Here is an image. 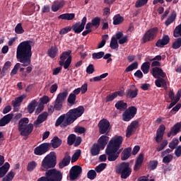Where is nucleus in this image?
<instances>
[{
    "label": "nucleus",
    "mask_w": 181,
    "mask_h": 181,
    "mask_svg": "<svg viewBox=\"0 0 181 181\" xmlns=\"http://www.w3.org/2000/svg\"><path fill=\"white\" fill-rule=\"evenodd\" d=\"M176 19V12L173 11L169 18L165 21V25L166 26H169L170 23H173V21Z\"/></svg>",
    "instance_id": "41"
},
{
    "label": "nucleus",
    "mask_w": 181,
    "mask_h": 181,
    "mask_svg": "<svg viewBox=\"0 0 181 181\" xmlns=\"http://www.w3.org/2000/svg\"><path fill=\"white\" fill-rule=\"evenodd\" d=\"M84 114V107L79 106L76 108L70 110L66 115H61L56 121L55 126L65 128L67 125L73 124L77 118H80Z\"/></svg>",
    "instance_id": "2"
},
{
    "label": "nucleus",
    "mask_w": 181,
    "mask_h": 181,
    "mask_svg": "<svg viewBox=\"0 0 181 181\" xmlns=\"http://www.w3.org/2000/svg\"><path fill=\"white\" fill-rule=\"evenodd\" d=\"M124 22V18H122L119 15H117L113 18V25H119V23H122Z\"/></svg>",
    "instance_id": "45"
},
{
    "label": "nucleus",
    "mask_w": 181,
    "mask_h": 181,
    "mask_svg": "<svg viewBox=\"0 0 181 181\" xmlns=\"http://www.w3.org/2000/svg\"><path fill=\"white\" fill-rule=\"evenodd\" d=\"M16 57L24 67L32 63V41H23L18 45Z\"/></svg>",
    "instance_id": "1"
},
{
    "label": "nucleus",
    "mask_w": 181,
    "mask_h": 181,
    "mask_svg": "<svg viewBox=\"0 0 181 181\" xmlns=\"http://www.w3.org/2000/svg\"><path fill=\"white\" fill-rule=\"evenodd\" d=\"M110 47L111 49H118V41L117 40V38H112L110 41Z\"/></svg>",
    "instance_id": "56"
},
{
    "label": "nucleus",
    "mask_w": 181,
    "mask_h": 181,
    "mask_svg": "<svg viewBox=\"0 0 181 181\" xmlns=\"http://www.w3.org/2000/svg\"><path fill=\"white\" fill-rule=\"evenodd\" d=\"M170 42V38L169 37V35H164L161 39H159L156 43V46L157 47H165L166 45H168Z\"/></svg>",
    "instance_id": "15"
},
{
    "label": "nucleus",
    "mask_w": 181,
    "mask_h": 181,
    "mask_svg": "<svg viewBox=\"0 0 181 181\" xmlns=\"http://www.w3.org/2000/svg\"><path fill=\"white\" fill-rule=\"evenodd\" d=\"M98 127L99 128L100 134H108L111 129L110 122L107 119H101L99 122Z\"/></svg>",
    "instance_id": "9"
},
{
    "label": "nucleus",
    "mask_w": 181,
    "mask_h": 181,
    "mask_svg": "<svg viewBox=\"0 0 181 181\" xmlns=\"http://www.w3.org/2000/svg\"><path fill=\"white\" fill-rule=\"evenodd\" d=\"M108 40V35H105L103 36L102 41L98 45V48L101 49V47H104L105 46V42Z\"/></svg>",
    "instance_id": "59"
},
{
    "label": "nucleus",
    "mask_w": 181,
    "mask_h": 181,
    "mask_svg": "<svg viewBox=\"0 0 181 181\" xmlns=\"http://www.w3.org/2000/svg\"><path fill=\"white\" fill-rule=\"evenodd\" d=\"M148 4V0H137L135 4L136 8H141Z\"/></svg>",
    "instance_id": "55"
},
{
    "label": "nucleus",
    "mask_w": 181,
    "mask_h": 181,
    "mask_svg": "<svg viewBox=\"0 0 181 181\" xmlns=\"http://www.w3.org/2000/svg\"><path fill=\"white\" fill-rule=\"evenodd\" d=\"M165 129H166V127H165V125L161 124L157 130L156 136V141L158 144H159V142H162V139H163Z\"/></svg>",
    "instance_id": "16"
},
{
    "label": "nucleus",
    "mask_w": 181,
    "mask_h": 181,
    "mask_svg": "<svg viewBox=\"0 0 181 181\" xmlns=\"http://www.w3.org/2000/svg\"><path fill=\"white\" fill-rule=\"evenodd\" d=\"M100 148L98 144H94L91 149H90V153L93 156H97V155H99L100 153Z\"/></svg>",
    "instance_id": "39"
},
{
    "label": "nucleus",
    "mask_w": 181,
    "mask_h": 181,
    "mask_svg": "<svg viewBox=\"0 0 181 181\" xmlns=\"http://www.w3.org/2000/svg\"><path fill=\"white\" fill-rule=\"evenodd\" d=\"M15 32L17 33V35H22V33H25V30H23V28H22V23H18L16 25Z\"/></svg>",
    "instance_id": "50"
},
{
    "label": "nucleus",
    "mask_w": 181,
    "mask_h": 181,
    "mask_svg": "<svg viewBox=\"0 0 181 181\" xmlns=\"http://www.w3.org/2000/svg\"><path fill=\"white\" fill-rule=\"evenodd\" d=\"M116 172L120 173L122 179H127L132 173V169L129 168V163H122L117 166Z\"/></svg>",
    "instance_id": "5"
},
{
    "label": "nucleus",
    "mask_w": 181,
    "mask_h": 181,
    "mask_svg": "<svg viewBox=\"0 0 181 181\" xmlns=\"http://www.w3.org/2000/svg\"><path fill=\"white\" fill-rule=\"evenodd\" d=\"M143 162H144V153H140L137 157L135 165L134 166V170L135 172H138V170L141 169V166H142Z\"/></svg>",
    "instance_id": "20"
},
{
    "label": "nucleus",
    "mask_w": 181,
    "mask_h": 181,
    "mask_svg": "<svg viewBox=\"0 0 181 181\" xmlns=\"http://www.w3.org/2000/svg\"><path fill=\"white\" fill-rule=\"evenodd\" d=\"M71 159V158L70 157V154L69 153H66L65 157L59 164L60 169H63V168H65V166H68V165L70 163Z\"/></svg>",
    "instance_id": "23"
},
{
    "label": "nucleus",
    "mask_w": 181,
    "mask_h": 181,
    "mask_svg": "<svg viewBox=\"0 0 181 181\" xmlns=\"http://www.w3.org/2000/svg\"><path fill=\"white\" fill-rule=\"evenodd\" d=\"M11 66H12V63L10 61H7L1 70V74L4 77L6 73H8V70L11 68Z\"/></svg>",
    "instance_id": "35"
},
{
    "label": "nucleus",
    "mask_w": 181,
    "mask_h": 181,
    "mask_svg": "<svg viewBox=\"0 0 181 181\" xmlns=\"http://www.w3.org/2000/svg\"><path fill=\"white\" fill-rule=\"evenodd\" d=\"M47 112H43L40 114L36 121L34 122V126L37 128L40 127V124L45 122L46 119H47Z\"/></svg>",
    "instance_id": "18"
},
{
    "label": "nucleus",
    "mask_w": 181,
    "mask_h": 181,
    "mask_svg": "<svg viewBox=\"0 0 181 181\" xmlns=\"http://www.w3.org/2000/svg\"><path fill=\"white\" fill-rule=\"evenodd\" d=\"M136 69H138V62H135L130 64L126 69L125 71L127 73H129V71H132V70H136Z\"/></svg>",
    "instance_id": "48"
},
{
    "label": "nucleus",
    "mask_w": 181,
    "mask_h": 181,
    "mask_svg": "<svg viewBox=\"0 0 181 181\" xmlns=\"http://www.w3.org/2000/svg\"><path fill=\"white\" fill-rule=\"evenodd\" d=\"M156 87H163L166 88V81L162 78H158L155 81Z\"/></svg>",
    "instance_id": "37"
},
{
    "label": "nucleus",
    "mask_w": 181,
    "mask_h": 181,
    "mask_svg": "<svg viewBox=\"0 0 181 181\" xmlns=\"http://www.w3.org/2000/svg\"><path fill=\"white\" fill-rule=\"evenodd\" d=\"M116 39L119 40V45H124V43H127L128 40V36H124L122 37V33L119 32L116 34Z\"/></svg>",
    "instance_id": "32"
},
{
    "label": "nucleus",
    "mask_w": 181,
    "mask_h": 181,
    "mask_svg": "<svg viewBox=\"0 0 181 181\" xmlns=\"http://www.w3.org/2000/svg\"><path fill=\"white\" fill-rule=\"evenodd\" d=\"M173 159V156H172V154H168L167 156H164L163 162V163H170Z\"/></svg>",
    "instance_id": "60"
},
{
    "label": "nucleus",
    "mask_w": 181,
    "mask_h": 181,
    "mask_svg": "<svg viewBox=\"0 0 181 181\" xmlns=\"http://www.w3.org/2000/svg\"><path fill=\"white\" fill-rule=\"evenodd\" d=\"M100 22H101V19L100 18V17H95L91 21V23L93 28H95V29H97L98 26H100Z\"/></svg>",
    "instance_id": "46"
},
{
    "label": "nucleus",
    "mask_w": 181,
    "mask_h": 181,
    "mask_svg": "<svg viewBox=\"0 0 181 181\" xmlns=\"http://www.w3.org/2000/svg\"><path fill=\"white\" fill-rule=\"evenodd\" d=\"M29 124V119L28 117H23L20 119L18 122V130L25 128V127H28Z\"/></svg>",
    "instance_id": "31"
},
{
    "label": "nucleus",
    "mask_w": 181,
    "mask_h": 181,
    "mask_svg": "<svg viewBox=\"0 0 181 181\" xmlns=\"http://www.w3.org/2000/svg\"><path fill=\"white\" fill-rule=\"evenodd\" d=\"M87 22V17H83L81 23H76L72 26V29L75 33H81L84 30V26Z\"/></svg>",
    "instance_id": "13"
},
{
    "label": "nucleus",
    "mask_w": 181,
    "mask_h": 181,
    "mask_svg": "<svg viewBox=\"0 0 181 181\" xmlns=\"http://www.w3.org/2000/svg\"><path fill=\"white\" fill-rule=\"evenodd\" d=\"M131 152H132V148H125L122 153V160H127L131 156Z\"/></svg>",
    "instance_id": "30"
},
{
    "label": "nucleus",
    "mask_w": 181,
    "mask_h": 181,
    "mask_svg": "<svg viewBox=\"0 0 181 181\" xmlns=\"http://www.w3.org/2000/svg\"><path fill=\"white\" fill-rule=\"evenodd\" d=\"M141 69L144 74H148L149 73V69H151V63L144 62L141 65Z\"/></svg>",
    "instance_id": "40"
},
{
    "label": "nucleus",
    "mask_w": 181,
    "mask_h": 181,
    "mask_svg": "<svg viewBox=\"0 0 181 181\" xmlns=\"http://www.w3.org/2000/svg\"><path fill=\"white\" fill-rule=\"evenodd\" d=\"M115 107V108H117V110H119V111H124V110H127L128 105L124 101L119 100L116 103Z\"/></svg>",
    "instance_id": "29"
},
{
    "label": "nucleus",
    "mask_w": 181,
    "mask_h": 181,
    "mask_svg": "<svg viewBox=\"0 0 181 181\" xmlns=\"http://www.w3.org/2000/svg\"><path fill=\"white\" fill-rule=\"evenodd\" d=\"M21 66H22V64H21V63H17L13 69H12L11 72V76H15V74H16V73H18V70H19V69H21Z\"/></svg>",
    "instance_id": "61"
},
{
    "label": "nucleus",
    "mask_w": 181,
    "mask_h": 181,
    "mask_svg": "<svg viewBox=\"0 0 181 181\" xmlns=\"http://www.w3.org/2000/svg\"><path fill=\"white\" fill-rule=\"evenodd\" d=\"M67 95H69V92L67 90H65L64 92H61L57 97L56 100H58V101H61L63 103L66 98Z\"/></svg>",
    "instance_id": "38"
},
{
    "label": "nucleus",
    "mask_w": 181,
    "mask_h": 181,
    "mask_svg": "<svg viewBox=\"0 0 181 181\" xmlns=\"http://www.w3.org/2000/svg\"><path fill=\"white\" fill-rule=\"evenodd\" d=\"M105 168H107V163H100L95 168V172H97V173H101Z\"/></svg>",
    "instance_id": "54"
},
{
    "label": "nucleus",
    "mask_w": 181,
    "mask_h": 181,
    "mask_svg": "<svg viewBox=\"0 0 181 181\" xmlns=\"http://www.w3.org/2000/svg\"><path fill=\"white\" fill-rule=\"evenodd\" d=\"M136 128H138V122L136 121L132 122L127 129V133H126L127 138H129V136H131V135H132V134L135 132V131H136Z\"/></svg>",
    "instance_id": "17"
},
{
    "label": "nucleus",
    "mask_w": 181,
    "mask_h": 181,
    "mask_svg": "<svg viewBox=\"0 0 181 181\" xmlns=\"http://www.w3.org/2000/svg\"><path fill=\"white\" fill-rule=\"evenodd\" d=\"M12 118H13V114H8L5 115L1 119H0V127H5V125L9 124Z\"/></svg>",
    "instance_id": "25"
},
{
    "label": "nucleus",
    "mask_w": 181,
    "mask_h": 181,
    "mask_svg": "<svg viewBox=\"0 0 181 181\" xmlns=\"http://www.w3.org/2000/svg\"><path fill=\"white\" fill-rule=\"evenodd\" d=\"M168 97L171 100V101H173V102L177 101V103H179V100H180V98H181V90L180 89L177 91L175 96V93L173 92V90H170L168 92ZM177 98H178V100H177Z\"/></svg>",
    "instance_id": "21"
},
{
    "label": "nucleus",
    "mask_w": 181,
    "mask_h": 181,
    "mask_svg": "<svg viewBox=\"0 0 181 181\" xmlns=\"http://www.w3.org/2000/svg\"><path fill=\"white\" fill-rule=\"evenodd\" d=\"M83 169L80 165L73 166L69 171V179L70 180H76L81 175Z\"/></svg>",
    "instance_id": "11"
},
{
    "label": "nucleus",
    "mask_w": 181,
    "mask_h": 181,
    "mask_svg": "<svg viewBox=\"0 0 181 181\" xmlns=\"http://www.w3.org/2000/svg\"><path fill=\"white\" fill-rule=\"evenodd\" d=\"M18 131L22 136H28L33 132V124L30 123L28 126L20 129Z\"/></svg>",
    "instance_id": "14"
},
{
    "label": "nucleus",
    "mask_w": 181,
    "mask_h": 181,
    "mask_svg": "<svg viewBox=\"0 0 181 181\" xmlns=\"http://www.w3.org/2000/svg\"><path fill=\"white\" fill-rule=\"evenodd\" d=\"M76 17L74 13H64L58 16V19H62L63 21H73Z\"/></svg>",
    "instance_id": "27"
},
{
    "label": "nucleus",
    "mask_w": 181,
    "mask_h": 181,
    "mask_svg": "<svg viewBox=\"0 0 181 181\" xmlns=\"http://www.w3.org/2000/svg\"><path fill=\"white\" fill-rule=\"evenodd\" d=\"M59 54V48L57 46H52L48 50V56L51 59H54Z\"/></svg>",
    "instance_id": "26"
},
{
    "label": "nucleus",
    "mask_w": 181,
    "mask_h": 181,
    "mask_svg": "<svg viewBox=\"0 0 181 181\" xmlns=\"http://www.w3.org/2000/svg\"><path fill=\"white\" fill-rule=\"evenodd\" d=\"M60 145H62V140H60V139L58 137H54L52 141V148L56 149V148H59Z\"/></svg>",
    "instance_id": "43"
},
{
    "label": "nucleus",
    "mask_w": 181,
    "mask_h": 181,
    "mask_svg": "<svg viewBox=\"0 0 181 181\" xmlns=\"http://www.w3.org/2000/svg\"><path fill=\"white\" fill-rule=\"evenodd\" d=\"M153 76L155 78H159V77H166V74L163 72V70L160 68L154 67L153 68Z\"/></svg>",
    "instance_id": "19"
},
{
    "label": "nucleus",
    "mask_w": 181,
    "mask_h": 181,
    "mask_svg": "<svg viewBox=\"0 0 181 181\" xmlns=\"http://www.w3.org/2000/svg\"><path fill=\"white\" fill-rule=\"evenodd\" d=\"M37 166V163H36V161H31L28 163L27 170L28 172H32L35 170V168Z\"/></svg>",
    "instance_id": "51"
},
{
    "label": "nucleus",
    "mask_w": 181,
    "mask_h": 181,
    "mask_svg": "<svg viewBox=\"0 0 181 181\" xmlns=\"http://www.w3.org/2000/svg\"><path fill=\"white\" fill-rule=\"evenodd\" d=\"M108 139H110V138L105 135H103L99 138L98 145L100 149H104V148H105L107 144L108 143Z\"/></svg>",
    "instance_id": "22"
},
{
    "label": "nucleus",
    "mask_w": 181,
    "mask_h": 181,
    "mask_svg": "<svg viewBox=\"0 0 181 181\" xmlns=\"http://www.w3.org/2000/svg\"><path fill=\"white\" fill-rule=\"evenodd\" d=\"M9 168H11V165L8 163H5V164L0 168V178L4 177V176L8 173Z\"/></svg>",
    "instance_id": "28"
},
{
    "label": "nucleus",
    "mask_w": 181,
    "mask_h": 181,
    "mask_svg": "<svg viewBox=\"0 0 181 181\" xmlns=\"http://www.w3.org/2000/svg\"><path fill=\"white\" fill-rule=\"evenodd\" d=\"M15 177V173L10 171L6 177H4L2 181H12Z\"/></svg>",
    "instance_id": "47"
},
{
    "label": "nucleus",
    "mask_w": 181,
    "mask_h": 181,
    "mask_svg": "<svg viewBox=\"0 0 181 181\" xmlns=\"http://www.w3.org/2000/svg\"><path fill=\"white\" fill-rule=\"evenodd\" d=\"M136 115V107L132 106L129 107L127 110H125V112L123 113V121H131L132 118L135 117Z\"/></svg>",
    "instance_id": "10"
},
{
    "label": "nucleus",
    "mask_w": 181,
    "mask_h": 181,
    "mask_svg": "<svg viewBox=\"0 0 181 181\" xmlns=\"http://www.w3.org/2000/svg\"><path fill=\"white\" fill-rule=\"evenodd\" d=\"M177 145H179V140L177 139H173L169 144V148H170V149H175Z\"/></svg>",
    "instance_id": "58"
},
{
    "label": "nucleus",
    "mask_w": 181,
    "mask_h": 181,
    "mask_svg": "<svg viewBox=\"0 0 181 181\" xmlns=\"http://www.w3.org/2000/svg\"><path fill=\"white\" fill-rule=\"evenodd\" d=\"M76 136L74 134H70L68 136V140H67L68 144L73 145V144H74V141H76Z\"/></svg>",
    "instance_id": "63"
},
{
    "label": "nucleus",
    "mask_w": 181,
    "mask_h": 181,
    "mask_svg": "<svg viewBox=\"0 0 181 181\" xmlns=\"http://www.w3.org/2000/svg\"><path fill=\"white\" fill-rule=\"evenodd\" d=\"M79 90H81V94H86V93H87V90H88V84L84 83L81 88H79Z\"/></svg>",
    "instance_id": "64"
},
{
    "label": "nucleus",
    "mask_w": 181,
    "mask_h": 181,
    "mask_svg": "<svg viewBox=\"0 0 181 181\" xmlns=\"http://www.w3.org/2000/svg\"><path fill=\"white\" fill-rule=\"evenodd\" d=\"M92 57L93 60L103 59V57H104V52H95L92 54Z\"/></svg>",
    "instance_id": "53"
},
{
    "label": "nucleus",
    "mask_w": 181,
    "mask_h": 181,
    "mask_svg": "<svg viewBox=\"0 0 181 181\" xmlns=\"http://www.w3.org/2000/svg\"><path fill=\"white\" fill-rule=\"evenodd\" d=\"M122 141L124 139L121 136H115L110 141L105 150L109 162H115L119 157L122 151L119 150L121 145H122Z\"/></svg>",
    "instance_id": "3"
},
{
    "label": "nucleus",
    "mask_w": 181,
    "mask_h": 181,
    "mask_svg": "<svg viewBox=\"0 0 181 181\" xmlns=\"http://www.w3.org/2000/svg\"><path fill=\"white\" fill-rule=\"evenodd\" d=\"M45 176L48 177L49 181H62V179H63V174L62 172L56 169L47 170L45 173Z\"/></svg>",
    "instance_id": "7"
},
{
    "label": "nucleus",
    "mask_w": 181,
    "mask_h": 181,
    "mask_svg": "<svg viewBox=\"0 0 181 181\" xmlns=\"http://www.w3.org/2000/svg\"><path fill=\"white\" fill-rule=\"evenodd\" d=\"M25 98H26V94H23V95L19 96L18 98H16V100L14 101H13V107H19L21 105V103H22V101H23V100H25Z\"/></svg>",
    "instance_id": "34"
},
{
    "label": "nucleus",
    "mask_w": 181,
    "mask_h": 181,
    "mask_svg": "<svg viewBox=\"0 0 181 181\" xmlns=\"http://www.w3.org/2000/svg\"><path fill=\"white\" fill-rule=\"evenodd\" d=\"M36 105H37V102L34 100H32L31 103L28 106V110L30 114H32L33 111H35V108H36Z\"/></svg>",
    "instance_id": "42"
},
{
    "label": "nucleus",
    "mask_w": 181,
    "mask_h": 181,
    "mask_svg": "<svg viewBox=\"0 0 181 181\" xmlns=\"http://www.w3.org/2000/svg\"><path fill=\"white\" fill-rule=\"evenodd\" d=\"M180 129H181V124L180 122H177L171 128V132L173 133V136L177 135V134L180 132Z\"/></svg>",
    "instance_id": "36"
},
{
    "label": "nucleus",
    "mask_w": 181,
    "mask_h": 181,
    "mask_svg": "<svg viewBox=\"0 0 181 181\" xmlns=\"http://www.w3.org/2000/svg\"><path fill=\"white\" fill-rule=\"evenodd\" d=\"M88 179L90 180H94L97 177V172L95 170H90L87 173Z\"/></svg>",
    "instance_id": "44"
},
{
    "label": "nucleus",
    "mask_w": 181,
    "mask_h": 181,
    "mask_svg": "<svg viewBox=\"0 0 181 181\" xmlns=\"http://www.w3.org/2000/svg\"><path fill=\"white\" fill-rule=\"evenodd\" d=\"M63 6H64V1L61 0L54 1L52 5L51 9L52 12H57V11H59V9L61 8H63Z\"/></svg>",
    "instance_id": "24"
},
{
    "label": "nucleus",
    "mask_w": 181,
    "mask_h": 181,
    "mask_svg": "<svg viewBox=\"0 0 181 181\" xmlns=\"http://www.w3.org/2000/svg\"><path fill=\"white\" fill-rule=\"evenodd\" d=\"M138 95V89H129L126 91V96L127 98H135Z\"/></svg>",
    "instance_id": "33"
},
{
    "label": "nucleus",
    "mask_w": 181,
    "mask_h": 181,
    "mask_svg": "<svg viewBox=\"0 0 181 181\" xmlns=\"http://www.w3.org/2000/svg\"><path fill=\"white\" fill-rule=\"evenodd\" d=\"M81 155V150H77L72 156L71 162H76Z\"/></svg>",
    "instance_id": "57"
},
{
    "label": "nucleus",
    "mask_w": 181,
    "mask_h": 181,
    "mask_svg": "<svg viewBox=\"0 0 181 181\" xmlns=\"http://www.w3.org/2000/svg\"><path fill=\"white\" fill-rule=\"evenodd\" d=\"M50 148V144L49 143H43L40 144V146H37L34 149V153L35 155H37L39 156L44 155V153H46L47 151H49V148Z\"/></svg>",
    "instance_id": "12"
},
{
    "label": "nucleus",
    "mask_w": 181,
    "mask_h": 181,
    "mask_svg": "<svg viewBox=\"0 0 181 181\" xmlns=\"http://www.w3.org/2000/svg\"><path fill=\"white\" fill-rule=\"evenodd\" d=\"M54 166H56V153L51 152L42 160L40 170L45 172V170L54 168Z\"/></svg>",
    "instance_id": "4"
},
{
    "label": "nucleus",
    "mask_w": 181,
    "mask_h": 181,
    "mask_svg": "<svg viewBox=\"0 0 181 181\" xmlns=\"http://www.w3.org/2000/svg\"><path fill=\"white\" fill-rule=\"evenodd\" d=\"M180 46H181V37H179L173 43V48L179 49Z\"/></svg>",
    "instance_id": "62"
},
{
    "label": "nucleus",
    "mask_w": 181,
    "mask_h": 181,
    "mask_svg": "<svg viewBox=\"0 0 181 181\" xmlns=\"http://www.w3.org/2000/svg\"><path fill=\"white\" fill-rule=\"evenodd\" d=\"M158 32H159L158 28H153L148 30L143 37L144 43L151 42V40H153V39H156V36H158Z\"/></svg>",
    "instance_id": "8"
},
{
    "label": "nucleus",
    "mask_w": 181,
    "mask_h": 181,
    "mask_svg": "<svg viewBox=\"0 0 181 181\" xmlns=\"http://www.w3.org/2000/svg\"><path fill=\"white\" fill-rule=\"evenodd\" d=\"M63 107V102L56 99L54 108L57 111H60Z\"/></svg>",
    "instance_id": "52"
},
{
    "label": "nucleus",
    "mask_w": 181,
    "mask_h": 181,
    "mask_svg": "<svg viewBox=\"0 0 181 181\" xmlns=\"http://www.w3.org/2000/svg\"><path fill=\"white\" fill-rule=\"evenodd\" d=\"M76 95H74V93H71L69 95L68 100H67L69 104H70L71 105H74V104H76Z\"/></svg>",
    "instance_id": "49"
},
{
    "label": "nucleus",
    "mask_w": 181,
    "mask_h": 181,
    "mask_svg": "<svg viewBox=\"0 0 181 181\" xmlns=\"http://www.w3.org/2000/svg\"><path fill=\"white\" fill-rule=\"evenodd\" d=\"M71 64V51L64 52L60 56L59 65L64 66V69H67Z\"/></svg>",
    "instance_id": "6"
}]
</instances>
